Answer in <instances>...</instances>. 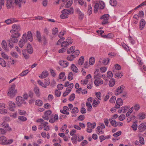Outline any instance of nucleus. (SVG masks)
<instances>
[{"label":"nucleus","instance_id":"14","mask_svg":"<svg viewBox=\"0 0 146 146\" xmlns=\"http://www.w3.org/2000/svg\"><path fill=\"white\" fill-rule=\"evenodd\" d=\"M59 63L63 67H66L68 65V62L66 61L60 60L59 61Z\"/></svg>","mask_w":146,"mask_h":146},{"label":"nucleus","instance_id":"13","mask_svg":"<svg viewBox=\"0 0 146 146\" xmlns=\"http://www.w3.org/2000/svg\"><path fill=\"white\" fill-rule=\"evenodd\" d=\"M73 9L71 8L69 9H64L62 11L61 13L62 14L68 15L70 14L71 12H73Z\"/></svg>","mask_w":146,"mask_h":146},{"label":"nucleus","instance_id":"52","mask_svg":"<svg viewBox=\"0 0 146 146\" xmlns=\"http://www.w3.org/2000/svg\"><path fill=\"white\" fill-rule=\"evenodd\" d=\"M18 111L20 115H25L26 114V112L25 111L18 110Z\"/></svg>","mask_w":146,"mask_h":146},{"label":"nucleus","instance_id":"58","mask_svg":"<svg viewBox=\"0 0 146 146\" xmlns=\"http://www.w3.org/2000/svg\"><path fill=\"white\" fill-rule=\"evenodd\" d=\"M75 98V94H72L70 96L69 100L70 101H72L74 100Z\"/></svg>","mask_w":146,"mask_h":146},{"label":"nucleus","instance_id":"4","mask_svg":"<svg viewBox=\"0 0 146 146\" xmlns=\"http://www.w3.org/2000/svg\"><path fill=\"white\" fill-rule=\"evenodd\" d=\"M15 84H13L9 89L8 95L11 98H13L17 93V90L15 89Z\"/></svg>","mask_w":146,"mask_h":146},{"label":"nucleus","instance_id":"20","mask_svg":"<svg viewBox=\"0 0 146 146\" xmlns=\"http://www.w3.org/2000/svg\"><path fill=\"white\" fill-rule=\"evenodd\" d=\"M27 52L30 54H31L33 52V48L30 44H28L27 46Z\"/></svg>","mask_w":146,"mask_h":146},{"label":"nucleus","instance_id":"57","mask_svg":"<svg viewBox=\"0 0 146 146\" xmlns=\"http://www.w3.org/2000/svg\"><path fill=\"white\" fill-rule=\"evenodd\" d=\"M58 33V29L57 28H53L52 30V33L54 35H56Z\"/></svg>","mask_w":146,"mask_h":146},{"label":"nucleus","instance_id":"40","mask_svg":"<svg viewBox=\"0 0 146 146\" xmlns=\"http://www.w3.org/2000/svg\"><path fill=\"white\" fill-rule=\"evenodd\" d=\"M95 62V58L94 57H91L89 59V63L90 65H93Z\"/></svg>","mask_w":146,"mask_h":146},{"label":"nucleus","instance_id":"29","mask_svg":"<svg viewBox=\"0 0 146 146\" xmlns=\"http://www.w3.org/2000/svg\"><path fill=\"white\" fill-rule=\"evenodd\" d=\"M26 50H22V53L25 59H28L29 58V55L26 53Z\"/></svg>","mask_w":146,"mask_h":146},{"label":"nucleus","instance_id":"63","mask_svg":"<svg viewBox=\"0 0 146 146\" xmlns=\"http://www.w3.org/2000/svg\"><path fill=\"white\" fill-rule=\"evenodd\" d=\"M116 98L115 96H113L110 98V101L111 103H114L116 100Z\"/></svg>","mask_w":146,"mask_h":146},{"label":"nucleus","instance_id":"53","mask_svg":"<svg viewBox=\"0 0 146 146\" xmlns=\"http://www.w3.org/2000/svg\"><path fill=\"white\" fill-rule=\"evenodd\" d=\"M133 107L129 109V110L128 111V112L126 114V116L127 117L129 116L130 115V114L132 113L133 111Z\"/></svg>","mask_w":146,"mask_h":146},{"label":"nucleus","instance_id":"3","mask_svg":"<svg viewBox=\"0 0 146 146\" xmlns=\"http://www.w3.org/2000/svg\"><path fill=\"white\" fill-rule=\"evenodd\" d=\"M36 37L38 42L41 44L43 46H44L48 43V41L44 35H41L40 32L37 31L36 32Z\"/></svg>","mask_w":146,"mask_h":146},{"label":"nucleus","instance_id":"22","mask_svg":"<svg viewBox=\"0 0 146 146\" xmlns=\"http://www.w3.org/2000/svg\"><path fill=\"white\" fill-rule=\"evenodd\" d=\"M138 117L139 119H143L146 117V115L143 112L140 113L138 115Z\"/></svg>","mask_w":146,"mask_h":146},{"label":"nucleus","instance_id":"26","mask_svg":"<svg viewBox=\"0 0 146 146\" xmlns=\"http://www.w3.org/2000/svg\"><path fill=\"white\" fill-rule=\"evenodd\" d=\"M2 46L5 50L7 51L8 49L7 48V45L6 42L4 40H3L1 43Z\"/></svg>","mask_w":146,"mask_h":146},{"label":"nucleus","instance_id":"46","mask_svg":"<svg viewBox=\"0 0 146 146\" xmlns=\"http://www.w3.org/2000/svg\"><path fill=\"white\" fill-rule=\"evenodd\" d=\"M28 72L29 71L28 70H26L23 72H21L20 74V75L22 77L23 76H25L28 73Z\"/></svg>","mask_w":146,"mask_h":146},{"label":"nucleus","instance_id":"51","mask_svg":"<svg viewBox=\"0 0 146 146\" xmlns=\"http://www.w3.org/2000/svg\"><path fill=\"white\" fill-rule=\"evenodd\" d=\"M109 61V59L108 58H107L104 59L102 61V63L104 65H106L108 64Z\"/></svg>","mask_w":146,"mask_h":146},{"label":"nucleus","instance_id":"5","mask_svg":"<svg viewBox=\"0 0 146 146\" xmlns=\"http://www.w3.org/2000/svg\"><path fill=\"white\" fill-rule=\"evenodd\" d=\"M13 141V140L11 139L7 141L6 138L4 136L0 137V143L3 145L10 144Z\"/></svg>","mask_w":146,"mask_h":146},{"label":"nucleus","instance_id":"45","mask_svg":"<svg viewBox=\"0 0 146 146\" xmlns=\"http://www.w3.org/2000/svg\"><path fill=\"white\" fill-rule=\"evenodd\" d=\"M77 137L76 135H74L73 137L72 138V143L76 144L77 142Z\"/></svg>","mask_w":146,"mask_h":146},{"label":"nucleus","instance_id":"38","mask_svg":"<svg viewBox=\"0 0 146 146\" xmlns=\"http://www.w3.org/2000/svg\"><path fill=\"white\" fill-rule=\"evenodd\" d=\"M99 6H100V5L98 3H96L95 4L94 9V12L95 13H96L97 12L99 8Z\"/></svg>","mask_w":146,"mask_h":146},{"label":"nucleus","instance_id":"10","mask_svg":"<svg viewBox=\"0 0 146 146\" xmlns=\"http://www.w3.org/2000/svg\"><path fill=\"white\" fill-rule=\"evenodd\" d=\"M123 104V102L122 100L120 98H118L116 102L115 108L118 109L120 108V106H122Z\"/></svg>","mask_w":146,"mask_h":146},{"label":"nucleus","instance_id":"6","mask_svg":"<svg viewBox=\"0 0 146 146\" xmlns=\"http://www.w3.org/2000/svg\"><path fill=\"white\" fill-rule=\"evenodd\" d=\"M18 39H16L12 37H11L10 39L9 40L8 45L11 48H12L13 47V43H17L18 42Z\"/></svg>","mask_w":146,"mask_h":146},{"label":"nucleus","instance_id":"48","mask_svg":"<svg viewBox=\"0 0 146 146\" xmlns=\"http://www.w3.org/2000/svg\"><path fill=\"white\" fill-rule=\"evenodd\" d=\"M92 13V9L91 6L90 5L88 6V13L89 15H90Z\"/></svg>","mask_w":146,"mask_h":146},{"label":"nucleus","instance_id":"27","mask_svg":"<svg viewBox=\"0 0 146 146\" xmlns=\"http://www.w3.org/2000/svg\"><path fill=\"white\" fill-rule=\"evenodd\" d=\"M84 56H81L78 60V64L80 65H82L84 62Z\"/></svg>","mask_w":146,"mask_h":146},{"label":"nucleus","instance_id":"35","mask_svg":"<svg viewBox=\"0 0 146 146\" xmlns=\"http://www.w3.org/2000/svg\"><path fill=\"white\" fill-rule=\"evenodd\" d=\"M34 91L37 97H39L40 96V91L39 88L37 87H35L34 89Z\"/></svg>","mask_w":146,"mask_h":146},{"label":"nucleus","instance_id":"34","mask_svg":"<svg viewBox=\"0 0 146 146\" xmlns=\"http://www.w3.org/2000/svg\"><path fill=\"white\" fill-rule=\"evenodd\" d=\"M75 46H72L69 48L67 51V53L68 54H70L74 51L75 49Z\"/></svg>","mask_w":146,"mask_h":146},{"label":"nucleus","instance_id":"54","mask_svg":"<svg viewBox=\"0 0 146 146\" xmlns=\"http://www.w3.org/2000/svg\"><path fill=\"white\" fill-rule=\"evenodd\" d=\"M110 5L112 6H115L117 4L116 0H110Z\"/></svg>","mask_w":146,"mask_h":146},{"label":"nucleus","instance_id":"8","mask_svg":"<svg viewBox=\"0 0 146 146\" xmlns=\"http://www.w3.org/2000/svg\"><path fill=\"white\" fill-rule=\"evenodd\" d=\"M16 100L17 102V104L19 106H21V104H26V102L24 98L21 96L17 97L16 98Z\"/></svg>","mask_w":146,"mask_h":146},{"label":"nucleus","instance_id":"64","mask_svg":"<svg viewBox=\"0 0 146 146\" xmlns=\"http://www.w3.org/2000/svg\"><path fill=\"white\" fill-rule=\"evenodd\" d=\"M121 133V131H118L114 133L113 135V136L114 137H117L120 135Z\"/></svg>","mask_w":146,"mask_h":146},{"label":"nucleus","instance_id":"44","mask_svg":"<svg viewBox=\"0 0 146 146\" xmlns=\"http://www.w3.org/2000/svg\"><path fill=\"white\" fill-rule=\"evenodd\" d=\"M115 81L114 80H111L109 81V85L110 86L112 87L115 84Z\"/></svg>","mask_w":146,"mask_h":146},{"label":"nucleus","instance_id":"18","mask_svg":"<svg viewBox=\"0 0 146 146\" xmlns=\"http://www.w3.org/2000/svg\"><path fill=\"white\" fill-rule=\"evenodd\" d=\"M145 23V21L144 19H142L141 20L139 25V28L141 30H142L144 28Z\"/></svg>","mask_w":146,"mask_h":146},{"label":"nucleus","instance_id":"21","mask_svg":"<svg viewBox=\"0 0 146 146\" xmlns=\"http://www.w3.org/2000/svg\"><path fill=\"white\" fill-rule=\"evenodd\" d=\"M1 126L5 128H7V130L10 131L12 130L11 128L9 127V125L7 123H5V122H3L1 124Z\"/></svg>","mask_w":146,"mask_h":146},{"label":"nucleus","instance_id":"42","mask_svg":"<svg viewBox=\"0 0 146 146\" xmlns=\"http://www.w3.org/2000/svg\"><path fill=\"white\" fill-rule=\"evenodd\" d=\"M133 108V109H134L136 111H137L139 110L140 108V105L139 104H135Z\"/></svg>","mask_w":146,"mask_h":146},{"label":"nucleus","instance_id":"37","mask_svg":"<svg viewBox=\"0 0 146 146\" xmlns=\"http://www.w3.org/2000/svg\"><path fill=\"white\" fill-rule=\"evenodd\" d=\"M20 35L21 34L20 33L17 32L12 35H11V37L16 39H17V38L20 36Z\"/></svg>","mask_w":146,"mask_h":146},{"label":"nucleus","instance_id":"9","mask_svg":"<svg viewBox=\"0 0 146 146\" xmlns=\"http://www.w3.org/2000/svg\"><path fill=\"white\" fill-rule=\"evenodd\" d=\"M125 87L123 86H121L118 87L116 90L115 95H118L121 93L124 90Z\"/></svg>","mask_w":146,"mask_h":146},{"label":"nucleus","instance_id":"43","mask_svg":"<svg viewBox=\"0 0 146 146\" xmlns=\"http://www.w3.org/2000/svg\"><path fill=\"white\" fill-rule=\"evenodd\" d=\"M99 103L100 102L99 101L94 100L92 104L93 106L95 107H96Z\"/></svg>","mask_w":146,"mask_h":146},{"label":"nucleus","instance_id":"55","mask_svg":"<svg viewBox=\"0 0 146 146\" xmlns=\"http://www.w3.org/2000/svg\"><path fill=\"white\" fill-rule=\"evenodd\" d=\"M96 96L100 100H101V93L100 92H98L96 93Z\"/></svg>","mask_w":146,"mask_h":146},{"label":"nucleus","instance_id":"25","mask_svg":"<svg viewBox=\"0 0 146 146\" xmlns=\"http://www.w3.org/2000/svg\"><path fill=\"white\" fill-rule=\"evenodd\" d=\"M96 125V123L94 122L92 123L90 122H88L87 123V125L88 127H90L92 129H94Z\"/></svg>","mask_w":146,"mask_h":146},{"label":"nucleus","instance_id":"24","mask_svg":"<svg viewBox=\"0 0 146 146\" xmlns=\"http://www.w3.org/2000/svg\"><path fill=\"white\" fill-rule=\"evenodd\" d=\"M109 120L110 121V123L112 126L114 127H116L118 125V123L115 120H113L111 119H109Z\"/></svg>","mask_w":146,"mask_h":146},{"label":"nucleus","instance_id":"1","mask_svg":"<svg viewBox=\"0 0 146 146\" xmlns=\"http://www.w3.org/2000/svg\"><path fill=\"white\" fill-rule=\"evenodd\" d=\"M33 37L31 32L30 31H28L27 34H24L19 42V46L22 48L24 45L25 43L27 42L29 40L30 41L33 40Z\"/></svg>","mask_w":146,"mask_h":146},{"label":"nucleus","instance_id":"50","mask_svg":"<svg viewBox=\"0 0 146 146\" xmlns=\"http://www.w3.org/2000/svg\"><path fill=\"white\" fill-rule=\"evenodd\" d=\"M137 121H135L134 122V123L131 126V127L133 128V130L134 131H136L137 129V125L136 124Z\"/></svg>","mask_w":146,"mask_h":146},{"label":"nucleus","instance_id":"28","mask_svg":"<svg viewBox=\"0 0 146 146\" xmlns=\"http://www.w3.org/2000/svg\"><path fill=\"white\" fill-rule=\"evenodd\" d=\"M80 53V51L78 50H76L74 51L73 52L72 54V56L73 57H76L78 56Z\"/></svg>","mask_w":146,"mask_h":146},{"label":"nucleus","instance_id":"61","mask_svg":"<svg viewBox=\"0 0 146 146\" xmlns=\"http://www.w3.org/2000/svg\"><path fill=\"white\" fill-rule=\"evenodd\" d=\"M55 95L57 97L60 96L61 94L60 92L57 90H55Z\"/></svg>","mask_w":146,"mask_h":146},{"label":"nucleus","instance_id":"16","mask_svg":"<svg viewBox=\"0 0 146 146\" xmlns=\"http://www.w3.org/2000/svg\"><path fill=\"white\" fill-rule=\"evenodd\" d=\"M48 122H46L41 123V124H42L43 126V127L44 130L48 131L50 130V127L48 125Z\"/></svg>","mask_w":146,"mask_h":146},{"label":"nucleus","instance_id":"62","mask_svg":"<svg viewBox=\"0 0 146 146\" xmlns=\"http://www.w3.org/2000/svg\"><path fill=\"white\" fill-rule=\"evenodd\" d=\"M113 74L111 71H109L107 73V76L109 78H111L113 76Z\"/></svg>","mask_w":146,"mask_h":146},{"label":"nucleus","instance_id":"59","mask_svg":"<svg viewBox=\"0 0 146 146\" xmlns=\"http://www.w3.org/2000/svg\"><path fill=\"white\" fill-rule=\"evenodd\" d=\"M68 43L67 41H65L62 43L61 46L62 47H65L67 46L68 45Z\"/></svg>","mask_w":146,"mask_h":146},{"label":"nucleus","instance_id":"15","mask_svg":"<svg viewBox=\"0 0 146 146\" xmlns=\"http://www.w3.org/2000/svg\"><path fill=\"white\" fill-rule=\"evenodd\" d=\"M94 83L96 86H98L99 84H102L103 82V80L100 79L94 78Z\"/></svg>","mask_w":146,"mask_h":146},{"label":"nucleus","instance_id":"49","mask_svg":"<svg viewBox=\"0 0 146 146\" xmlns=\"http://www.w3.org/2000/svg\"><path fill=\"white\" fill-rule=\"evenodd\" d=\"M73 3V1L72 0H69L66 3V8H68L70 7Z\"/></svg>","mask_w":146,"mask_h":146},{"label":"nucleus","instance_id":"60","mask_svg":"<svg viewBox=\"0 0 146 146\" xmlns=\"http://www.w3.org/2000/svg\"><path fill=\"white\" fill-rule=\"evenodd\" d=\"M125 115L124 114H121L119 117V119L120 121H123L125 118Z\"/></svg>","mask_w":146,"mask_h":146},{"label":"nucleus","instance_id":"19","mask_svg":"<svg viewBox=\"0 0 146 146\" xmlns=\"http://www.w3.org/2000/svg\"><path fill=\"white\" fill-rule=\"evenodd\" d=\"M15 19L12 18L9 19L5 21V22L7 24H10L17 21Z\"/></svg>","mask_w":146,"mask_h":146},{"label":"nucleus","instance_id":"2","mask_svg":"<svg viewBox=\"0 0 146 146\" xmlns=\"http://www.w3.org/2000/svg\"><path fill=\"white\" fill-rule=\"evenodd\" d=\"M25 0H14V2L12 0H7L6 5L7 8H10L12 6H13L14 4L18 5L19 8H20L21 4H25Z\"/></svg>","mask_w":146,"mask_h":146},{"label":"nucleus","instance_id":"47","mask_svg":"<svg viewBox=\"0 0 146 146\" xmlns=\"http://www.w3.org/2000/svg\"><path fill=\"white\" fill-rule=\"evenodd\" d=\"M78 112V108L77 107H74L71 111V113H76Z\"/></svg>","mask_w":146,"mask_h":146},{"label":"nucleus","instance_id":"33","mask_svg":"<svg viewBox=\"0 0 146 146\" xmlns=\"http://www.w3.org/2000/svg\"><path fill=\"white\" fill-rule=\"evenodd\" d=\"M123 75V74L122 72H118L115 74V77L116 78H121Z\"/></svg>","mask_w":146,"mask_h":146},{"label":"nucleus","instance_id":"31","mask_svg":"<svg viewBox=\"0 0 146 146\" xmlns=\"http://www.w3.org/2000/svg\"><path fill=\"white\" fill-rule=\"evenodd\" d=\"M113 36V34L111 33H109L108 35L102 36V37L108 38H112Z\"/></svg>","mask_w":146,"mask_h":146},{"label":"nucleus","instance_id":"56","mask_svg":"<svg viewBox=\"0 0 146 146\" xmlns=\"http://www.w3.org/2000/svg\"><path fill=\"white\" fill-rule=\"evenodd\" d=\"M109 15L108 14H105L103 15L100 18L101 19H109Z\"/></svg>","mask_w":146,"mask_h":146},{"label":"nucleus","instance_id":"30","mask_svg":"<svg viewBox=\"0 0 146 146\" xmlns=\"http://www.w3.org/2000/svg\"><path fill=\"white\" fill-rule=\"evenodd\" d=\"M0 64L3 67L6 66V64L5 61L2 58H0Z\"/></svg>","mask_w":146,"mask_h":146},{"label":"nucleus","instance_id":"7","mask_svg":"<svg viewBox=\"0 0 146 146\" xmlns=\"http://www.w3.org/2000/svg\"><path fill=\"white\" fill-rule=\"evenodd\" d=\"M12 29L11 30L10 32L12 33L16 32H18L21 30L20 26L19 25L16 24L13 25L12 26Z\"/></svg>","mask_w":146,"mask_h":146},{"label":"nucleus","instance_id":"12","mask_svg":"<svg viewBox=\"0 0 146 146\" xmlns=\"http://www.w3.org/2000/svg\"><path fill=\"white\" fill-rule=\"evenodd\" d=\"M138 129L140 132L144 131L146 129V123H143L140 124L138 127Z\"/></svg>","mask_w":146,"mask_h":146},{"label":"nucleus","instance_id":"36","mask_svg":"<svg viewBox=\"0 0 146 146\" xmlns=\"http://www.w3.org/2000/svg\"><path fill=\"white\" fill-rule=\"evenodd\" d=\"M74 86L73 84L72 83H71L70 84V85L68 86L67 88L66 89V91L69 92H70L71 91V89L73 88Z\"/></svg>","mask_w":146,"mask_h":146},{"label":"nucleus","instance_id":"32","mask_svg":"<svg viewBox=\"0 0 146 146\" xmlns=\"http://www.w3.org/2000/svg\"><path fill=\"white\" fill-rule=\"evenodd\" d=\"M72 70L75 72H78V69L77 68L76 66L74 64H72L71 66Z\"/></svg>","mask_w":146,"mask_h":146},{"label":"nucleus","instance_id":"11","mask_svg":"<svg viewBox=\"0 0 146 146\" xmlns=\"http://www.w3.org/2000/svg\"><path fill=\"white\" fill-rule=\"evenodd\" d=\"M8 103L9 106V110L12 111H14V109L16 107L15 104L13 102H9Z\"/></svg>","mask_w":146,"mask_h":146},{"label":"nucleus","instance_id":"23","mask_svg":"<svg viewBox=\"0 0 146 146\" xmlns=\"http://www.w3.org/2000/svg\"><path fill=\"white\" fill-rule=\"evenodd\" d=\"M48 75V72L47 71H43L41 75L39 76V77L42 79L47 77Z\"/></svg>","mask_w":146,"mask_h":146},{"label":"nucleus","instance_id":"17","mask_svg":"<svg viewBox=\"0 0 146 146\" xmlns=\"http://www.w3.org/2000/svg\"><path fill=\"white\" fill-rule=\"evenodd\" d=\"M76 11L78 15L79 19L80 20H82L84 17V15L81 12L79 9H77Z\"/></svg>","mask_w":146,"mask_h":146},{"label":"nucleus","instance_id":"41","mask_svg":"<svg viewBox=\"0 0 146 146\" xmlns=\"http://www.w3.org/2000/svg\"><path fill=\"white\" fill-rule=\"evenodd\" d=\"M73 74L72 72H70L69 73L68 77V79L70 81L73 79Z\"/></svg>","mask_w":146,"mask_h":146},{"label":"nucleus","instance_id":"39","mask_svg":"<svg viewBox=\"0 0 146 146\" xmlns=\"http://www.w3.org/2000/svg\"><path fill=\"white\" fill-rule=\"evenodd\" d=\"M35 104L38 106H40L42 104V100H38L36 101Z\"/></svg>","mask_w":146,"mask_h":146}]
</instances>
